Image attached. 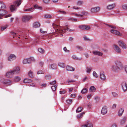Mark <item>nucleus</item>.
<instances>
[{
  "label": "nucleus",
  "mask_w": 127,
  "mask_h": 127,
  "mask_svg": "<svg viewBox=\"0 0 127 127\" xmlns=\"http://www.w3.org/2000/svg\"><path fill=\"white\" fill-rule=\"evenodd\" d=\"M92 68L90 67H87L86 68V72L88 74H89L91 72L92 70Z\"/></svg>",
  "instance_id": "7c9ffc66"
},
{
  "label": "nucleus",
  "mask_w": 127,
  "mask_h": 127,
  "mask_svg": "<svg viewBox=\"0 0 127 127\" xmlns=\"http://www.w3.org/2000/svg\"><path fill=\"white\" fill-rule=\"evenodd\" d=\"M76 95L75 94H72L70 96L72 98H74L75 97Z\"/></svg>",
  "instance_id": "0e129e2a"
},
{
  "label": "nucleus",
  "mask_w": 127,
  "mask_h": 127,
  "mask_svg": "<svg viewBox=\"0 0 127 127\" xmlns=\"http://www.w3.org/2000/svg\"><path fill=\"white\" fill-rule=\"evenodd\" d=\"M72 100V99H68L66 101L68 103L70 104L71 103Z\"/></svg>",
  "instance_id": "69168bd1"
},
{
  "label": "nucleus",
  "mask_w": 127,
  "mask_h": 127,
  "mask_svg": "<svg viewBox=\"0 0 127 127\" xmlns=\"http://www.w3.org/2000/svg\"><path fill=\"white\" fill-rule=\"evenodd\" d=\"M7 13V11L4 9L0 10V19H2V17Z\"/></svg>",
  "instance_id": "0eeeda50"
},
{
  "label": "nucleus",
  "mask_w": 127,
  "mask_h": 127,
  "mask_svg": "<svg viewBox=\"0 0 127 127\" xmlns=\"http://www.w3.org/2000/svg\"><path fill=\"white\" fill-rule=\"evenodd\" d=\"M100 78L102 81H104L106 79V77L104 74V72L103 71H100Z\"/></svg>",
  "instance_id": "6e6552de"
},
{
  "label": "nucleus",
  "mask_w": 127,
  "mask_h": 127,
  "mask_svg": "<svg viewBox=\"0 0 127 127\" xmlns=\"http://www.w3.org/2000/svg\"><path fill=\"white\" fill-rule=\"evenodd\" d=\"M113 46L115 51L119 53H121V49L118 46L116 45H114Z\"/></svg>",
  "instance_id": "a211bd4d"
},
{
  "label": "nucleus",
  "mask_w": 127,
  "mask_h": 127,
  "mask_svg": "<svg viewBox=\"0 0 127 127\" xmlns=\"http://www.w3.org/2000/svg\"><path fill=\"white\" fill-rule=\"evenodd\" d=\"M65 64L63 63L59 62L58 64V66L62 68H64L65 67Z\"/></svg>",
  "instance_id": "b1692460"
},
{
  "label": "nucleus",
  "mask_w": 127,
  "mask_h": 127,
  "mask_svg": "<svg viewBox=\"0 0 127 127\" xmlns=\"http://www.w3.org/2000/svg\"><path fill=\"white\" fill-rule=\"evenodd\" d=\"M21 80V78L18 76H16L14 78L15 81L17 82L20 81Z\"/></svg>",
  "instance_id": "f704fd0d"
},
{
  "label": "nucleus",
  "mask_w": 127,
  "mask_h": 127,
  "mask_svg": "<svg viewBox=\"0 0 127 127\" xmlns=\"http://www.w3.org/2000/svg\"><path fill=\"white\" fill-rule=\"evenodd\" d=\"M38 52L41 54H43L45 52V50L42 48H39L38 49Z\"/></svg>",
  "instance_id": "2f4dec72"
},
{
  "label": "nucleus",
  "mask_w": 127,
  "mask_h": 127,
  "mask_svg": "<svg viewBox=\"0 0 127 127\" xmlns=\"http://www.w3.org/2000/svg\"><path fill=\"white\" fill-rule=\"evenodd\" d=\"M81 127H93V125L89 121H88L85 124L82 125Z\"/></svg>",
  "instance_id": "4468645a"
},
{
  "label": "nucleus",
  "mask_w": 127,
  "mask_h": 127,
  "mask_svg": "<svg viewBox=\"0 0 127 127\" xmlns=\"http://www.w3.org/2000/svg\"><path fill=\"white\" fill-rule=\"evenodd\" d=\"M107 25L109 27H110L113 29H116V26H111V25Z\"/></svg>",
  "instance_id": "4d7b16f0"
},
{
  "label": "nucleus",
  "mask_w": 127,
  "mask_h": 127,
  "mask_svg": "<svg viewBox=\"0 0 127 127\" xmlns=\"http://www.w3.org/2000/svg\"><path fill=\"white\" fill-rule=\"evenodd\" d=\"M78 27L79 29L84 30V25H80Z\"/></svg>",
  "instance_id": "bf43d9fd"
},
{
  "label": "nucleus",
  "mask_w": 127,
  "mask_h": 127,
  "mask_svg": "<svg viewBox=\"0 0 127 127\" xmlns=\"http://www.w3.org/2000/svg\"><path fill=\"white\" fill-rule=\"evenodd\" d=\"M99 99V97L97 96H96L94 97V99L96 100H98Z\"/></svg>",
  "instance_id": "338daca9"
},
{
  "label": "nucleus",
  "mask_w": 127,
  "mask_h": 127,
  "mask_svg": "<svg viewBox=\"0 0 127 127\" xmlns=\"http://www.w3.org/2000/svg\"><path fill=\"white\" fill-rule=\"evenodd\" d=\"M20 68L19 67H17L14 68L12 71L13 74H17L20 72Z\"/></svg>",
  "instance_id": "6ab92c4d"
},
{
  "label": "nucleus",
  "mask_w": 127,
  "mask_h": 127,
  "mask_svg": "<svg viewBox=\"0 0 127 127\" xmlns=\"http://www.w3.org/2000/svg\"><path fill=\"white\" fill-rule=\"evenodd\" d=\"M71 15H74V16L76 17H80V14H77L75 12H71L70 13Z\"/></svg>",
  "instance_id": "4c0bfd02"
},
{
  "label": "nucleus",
  "mask_w": 127,
  "mask_h": 127,
  "mask_svg": "<svg viewBox=\"0 0 127 127\" xmlns=\"http://www.w3.org/2000/svg\"><path fill=\"white\" fill-rule=\"evenodd\" d=\"M114 64L121 70L123 67V66L122 63L119 60H117L115 61Z\"/></svg>",
  "instance_id": "7ed1b4c3"
},
{
  "label": "nucleus",
  "mask_w": 127,
  "mask_h": 127,
  "mask_svg": "<svg viewBox=\"0 0 127 127\" xmlns=\"http://www.w3.org/2000/svg\"><path fill=\"white\" fill-rule=\"evenodd\" d=\"M28 75L31 78H33V73L31 70H30L29 72Z\"/></svg>",
  "instance_id": "e433bc0d"
},
{
  "label": "nucleus",
  "mask_w": 127,
  "mask_h": 127,
  "mask_svg": "<svg viewBox=\"0 0 127 127\" xmlns=\"http://www.w3.org/2000/svg\"><path fill=\"white\" fill-rule=\"evenodd\" d=\"M116 6V4L113 3L107 5L106 6V8L109 10H111L114 9Z\"/></svg>",
  "instance_id": "20e7f679"
},
{
  "label": "nucleus",
  "mask_w": 127,
  "mask_h": 127,
  "mask_svg": "<svg viewBox=\"0 0 127 127\" xmlns=\"http://www.w3.org/2000/svg\"><path fill=\"white\" fill-rule=\"evenodd\" d=\"M83 4V2L81 1H79L77 2V4L78 6H80Z\"/></svg>",
  "instance_id": "a19ab883"
},
{
  "label": "nucleus",
  "mask_w": 127,
  "mask_h": 127,
  "mask_svg": "<svg viewBox=\"0 0 127 127\" xmlns=\"http://www.w3.org/2000/svg\"><path fill=\"white\" fill-rule=\"evenodd\" d=\"M82 110V107H80L78 108L76 110V112H81Z\"/></svg>",
  "instance_id": "79ce46f5"
},
{
  "label": "nucleus",
  "mask_w": 127,
  "mask_h": 127,
  "mask_svg": "<svg viewBox=\"0 0 127 127\" xmlns=\"http://www.w3.org/2000/svg\"><path fill=\"white\" fill-rule=\"evenodd\" d=\"M74 82V81L72 80L68 79L66 81V82L67 84H70Z\"/></svg>",
  "instance_id": "37998d69"
},
{
  "label": "nucleus",
  "mask_w": 127,
  "mask_h": 127,
  "mask_svg": "<svg viewBox=\"0 0 127 127\" xmlns=\"http://www.w3.org/2000/svg\"><path fill=\"white\" fill-rule=\"evenodd\" d=\"M111 69L112 71L115 72H118L119 70H121L114 64L112 66Z\"/></svg>",
  "instance_id": "39448f33"
},
{
  "label": "nucleus",
  "mask_w": 127,
  "mask_h": 127,
  "mask_svg": "<svg viewBox=\"0 0 127 127\" xmlns=\"http://www.w3.org/2000/svg\"><path fill=\"white\" fill-rule=\"evenodd\" d=\"M124 111V109L123 108H122L120 109L119 110L118 112L119 116H121L122 115Z\"/></svg>",
  "instance_id": "a878e982"
},
{
  "label": "nucleus",
  "mask_w": 127,
  "mask_h": 127,
  "mask_svg": "<svg viewBox=\"0 0 127 127\" xmlns=\"http://www.w3.org/2000/svg\"><path fill=\"white\" fill-rule=\"evenodd\" d=\"M56 88L57 86L56 85L53 86L51 87L52 90L53 91H55L56 90Z\"/></svg>",
  "instance_id": "603ef678"
},
{
  "label": "nucleus",
  "mask_w": 127,
  "mask_h": 127,
  "mask_svg": "<svg viewBox=\"0 0 127 127\" xmlns=\"http://www.w3.org/2000/svg\"><path fill=\"white\" fill-rule=\"evenodd\" d=\"M88 79V77L87 76H85L83 79V82L85 81L86 80Z\"/></svg>",
  "instance_id": "052dcab7"
},
{
  "label": "nucleus",
  "mask_w": 127,
  "mask_h": 127,
  "mask_svg": "<svg viewBox=\"0 0 127 127\" xmlns=\"http://www.w3.org/2000/svg\"><path fill=\"white\" fill-rule=\"evenodd\" d=\"M84 114L85 113L84 112H82L78 115L77 117L78 119H81L83 116Z\"/></svg>",
  "instance_id": "c85d7f7f"
},
{
  "label": "nucleus",
  "mask_w": 127,
  "mask_h": 127,
  "mask_svg": "<svg viewBox=\"0 0 127 127\" xmlns=\"http://www.w3.org/2000/svg\"><path fill=\"white\" fill-rule=\"evenodd\" d=\"M90 27L88 26L84 25V30H88L90 29Z\"/></svg>",
  "instance_id": "09e8293b"
},
{
  "label": "nucleus",
  "mask_w": 127,
  "mask_h": 127,
  "mask_svg": "<svg viewBox=\"0 0 127 127\" xmlns=\"http://www.w3.org/2000/svg\"><path fill=\"white\" fill-rule=\"evenodd\" d=\"M93 53L94 55L99 56H101L103 55V53L102 52L97 51H93Z\"/></svg>",
  "instance_id": "aec40b11"
},
{
  "label": "nucleus",
  "mask_w": 127,
  "mask_h": 127,
  "mask_svg": "<svg viewBox=\"0 0 127 127\" xmlns=\"http://www.w3.org/2000/svg\"><path fill=\"white\" fill-rule=\"evenodd\" d=\"M66 70L67 71H74L75 70V69L73 67L68 65L66 66Z\"/></svg>",
  "instance_id": "4be33fe9"
},
{
  "label": "nucleus",
  "mask_w": 127,
  "mask_h": 127,
  "mask_svg": "<svg viewBox=\"0 0 127 127\" xmlns=\"http://www.w3.org/2000/svg\"><path fill=\"white\" fill-rule=\"evenodd\" d=\"M114 34H115L119 36H122V34L120 33L118 31L116 30V32H115Z\"/></svg>",
  "instance_id": "8fccbe9b"
},
{
  "label": "nucleus",
  "mask_w": 127,
  "mask_h": 127,
  "mask_svg": "<svg viewBox=\"0 0 127 127\" xmlns=\"http://www.w3.org/2000/svg\"><path fill=\"white\" fill-rule=\"evenodd\" d=\"M122 8L124 10H127V4H123L122 6Z\"/></svg>",
  "instance_id": "72a5a7b5"
},
{
  "label": "nucleus",
  "mask_w": 127,
  "mask_h": 127,
  "mask_svg": "<svg viewBox=\"0 0 127 127\" xmlns=\"http://www.w3.org/2000/svg\"><path fill=\"white\" fill-rule=\"evenodd\" d=\"M52 26L53 28V32H57L59 33L61 36H62L63 34L65 32H71L74 31L73 30H71L68 28L66 27L62 29L58 25L54 23H53Z\"/></svg>",
  "instance_id": "f257e3e1"
},
{
  "label": "nucleus",
  "mask_w": 127,
  "mask_h": 127,
  "mask_svg": "<svg viewBox=\"0 0 127 127\" xmlns=\"http://www.w3.org/2000/svg\"><path fill=\"white\" fill-rule=\"evenodd\" d=\"M22 0H18L14 2L13 4L11 5L10 6V11L12 12L16 11L17 10L16 7H19L21 3Z\"/></svg>",
  "instance_id": "f03ea898"
},
{
  "label": "nucleus",
  "mask_w": 127,
  "mask_h": 127,
  "mask_svg": "<svg viewBox=\"0 0 127 127\" xmlns=\"http://www.w3.org/2000/svg\"><path fill=\"white\" fill-rule=\"evenodd\" d=\"M44 72L43 71H42L41 70H39L37 72V74H44Z\"/></svg>",
  "instance_id": "13d9d810"
},
{
  "label": "nucleus",
  "mask_w": 127,
  "mask_h": 127,
  "mask_svg": "<svg viewBox=\"0 0 127 127\" xmlns=\"http://www.w3.org/2000/svg\"><path fill=\"white\" fill-rule=\"evenodd\" d=\"M29 61L30 62V63L32 62H34L35 61V59L33 57H32L29 58Z\"/></svg>",
  "instance_id": "c03bdc74"
},
{
  "label": "nucleus",
  "mask_w": 127,
  "mask_h": 127,
  "mask_svg": "<svg viewBox=\"0 0 127 127\" xmlns=\"http://www.w3.org/2000/svg\"><path fill=\"white\" fill-rule=\"evenodd\" d=\"M14 74L12 70L7 72L5 75L7 77L11 78L12 77V75Z\"/></svg>",
  "instance_id": "f3484780"
},
{
  "label": "nucleus",
  "mask_w": 127,
  "mask_h": 127,
  "mask_svg": "<svg viewBox=\"0 0 127 127\" xmlns=\"http://www.w3.org/2000/svg\"><path fill=\"white\" fill-rule=\"evenodd\" d=\"M88 14V13L86 11H84L82 12L81 14H80V17H82L84 15H87Z\"/></svg>",
  "instance_id": "473e14b6"
},
{
  "label": "nucleus",
  "mask_w": 127,
  "mask_h": 127,
  "mask_svg": "<svg viewBox=\"0 0 127 127\" xmlns=\"http://www.w3.org/2000/svg\"><path fill=\"white\" fill-rule=\"evenodd\" d=\"M32 80H31L29 79H26L24 80V82L25 83H29L32 82Z\"/></svg>",
  "instance_id": "c9c22d12"
},
{
  "label": "nucleus",
  "mask_w": 127,
  "mask_h": 127,
  "mask_svg": "<svg viewBox=\"0 0 127 127\" xmlns=\"http://www.w3.org/2000/svg\"><path fill=\"white\" fill-rule=\"evenodd\" d=\"M107 111V107L106 106H104L102 107L101 110V113L102 114L104 115L105 114Z\"/></svg>",
  "instance_id": "2eb2a0df"
},
{
  "label": "nucleus",
  "mask_w": 127,
  "mask_h": 127,
  "mask_svg": "<svg viewBox=\"0 0 127 127\" xmlns=\"http://www.w3.org/2000/svg\"><path fill=\"white\" fill-rule=\"evenodd\" d=\"M32 18V17L30 15H25L23 16L22 20L24 22H26L28 21L30 19Z\"/></svg>",
  "instance_id": "423d86ee"
},
{
  "label": "nucleus",
  "mask_w": 127,
  "mask_h": 127,
  "mask_svg": "<svg viewBox=\"0 0 127 127\" xmlns=\"http://www.w3.org/2000/svg\"><path fill=\"white\" fill-rule=\"evenodd\" d=\"M125 70L126 73L127 74V65H126L125 66Z\"/></svg>",
  "instance_id": "774afa93"
},
{
  "label": "nucleus",
  "mask_w": 127,
  "mask_h": 127,
  "mask_svg": "<svg viewBox=\"0 0 127 127\" xmlns=\"http://www.w3.org/2000/svg\"><path fill=\"white\" fill-rule=\"evenodd\" d=\"M117 104H114L112 107V108L113 109H115L116 108Z\"/></svg>",
  "instance_id": "e2e57ef3"
},
{
  "label": "nucleus",
  "mask_w": 127,
  "mask_h": 127,
  "mask_svg": "<svg viewBox=\"0 0 127 127\" xmlns=\"http://www.w3.org/2000/svg\"><path fill=\"white\" fill-rule=\"evenodd\" d=\"M127 119V118L126 117H124L121 120L120 123L121 125L124 124L125 122Z\"/></svg>",
  "instance_id": "cd10ccee"
},
{
  "label": "nucleus",
  "mask_w": 127,
  "mask_h": 127,
  "mask_svg": "<svg viewBox=\"0 0 127 127\" xmlns=\"http://www.w3.org/2000/svg\"><path fill=\"white\" fill-rule=\"evenodd\" d=\"M34 9L33 8L31 7V8H28V9H26L24 10V11H28L29 12H31L32 10Z\"/></svg>",
  "instance_id": "a18cd8bd"
},
{
  "label": "nucleus",
  "mask_w": 127,
  "mask_h": 127,
  "mask_svg": "<svg viewBox=\"0 0 127 127\" xmlns=\"http://www.w3.org/2000/svg\"><path fill=\"white\" fill-rule=\"evenodd\" d=\"M93 75L94 77L96 78H97L98 77V75L95 71L93 72Z\"/></svg>",
  "instance_id": "58836bf2"
},
{
  "label": "nucleus",
  "mask_w": 127,
  "mask_h": 127,
  "mask_svg": "<svg viewBox=\"0 0 127 127\" xmlns=\"http://www.w3.org/2000/svg\"><path fill=\"white\" fill-rule=\"evenodd\" d=\"M57 12L60 13V14H66V12L62 10H59L57 11Z\"/></svg>",
  "instance_id": "ea45409f"
},
{
  "label": "nucleus",
  "mask_w": 127,
  "mask_h": 127,
  "mask_svg": "<svg viewBox=\"0 0 127 127\" xmlns=\"http://www.w3.org/2000/svg\"><path fill=\"white\" fill-rule=\"evenodd\" d=\"M118 43L119 46L123 49H126L127 48V46L126 44L122 41H118Z\"/></svg>",
  "instance_id": "1a4fd4ad"
},
{
  "label": "nucleus",
  "mask_w": 127,
  "mask_h": 127,
  "mask_svg": "<svg viewBox=\"0 0 127 127\" xmlns=\"http://www.w3.org/2000/svg\"><path fill=\"white\" fill-rule=\"evenodd\" d=\"M19 32L18 33H15L13 32H11V33L13 35V37H16L17 35H20L21 34V32Z\"/></svg>",
  "instance_id": "393cba45"
},
{
  "label": "nucleus",
  "mask_w": 127,
  "mask_h": 127,
  "mask_svg": "<svg viewBox=\"0 0 127 127\" xmlns=\"http://www.w3.org/2000/svg\"><path fill=\"white\" fill-rule=\"evenodd\" d=\"M63 50L65 53H68L70 52V51L67 49L66 47H64L63 48Z\"/></svg>",
  "instance_id": "3c124183"
},
{
  "label": "nucleus",
  "mask_w": 127,
  "mask_h": 127,
  "mask_svg": "<svg viewBox=\"0 0 127 127\" xmlns=\"http://www.w3.org/2000/svg\"><path fill=\"white\" fill-rule=\"evenodd\" d=\"M72 59L75 60H79V59L75 55H73L72 56Z\"/></svg>",
  "instance_id": "5fc2aeb1"
},
{
  "label": "nucleus",
  "mask_w": 127,
  "mask_h": 127,
  "mask_svg": "<svg viewBox=\"0 0 127 127\" xmlns=\"http://www.w3.org/2000/svg\"><path fill=\"white\" fill-rule=\"evenodd\" d=\"M57 67V65L55 63L51 64L49 66V68L52 70L56 69Z\"/></svg>",
  "instance_id": "dca6fc26"
},
{
  "label": "nucleus",
  "mask_w": 127,
  "mask_h": 127,
  "mask_svg": "<svg viewBox=\"0 0 127 127\" xmlns=\"http://www.w3.org/2000/svg\"><path fill=\"white\" fill-rule=\"evenodd\" d=\"M23 63L24 64L30 63V62L29 61V58L24 59L23 61Z\"/></svg>",
  "instance_id": "c756f323"
},
{
  "label": "nucleus",
  "mask_w": 127,
  "mask_h": 127,
  "mask_svg": "<svg viewBox=\"0 0 127 127\" xmlns=\"http://www.w3.org/2000/svg\"><path fill=\"white\" fill-rule=\"evenodd\" d=\"M66 91L65 90L60 91L59 92L60 94H64L65 93Z\"/></svg>",
  "instance_id": "864d4df0"
},
{
  "label": "nucleus",
  "mask_w": 127,
  "mask_h": 127,
  "mask_svg": "<svg viewBox=\"0 0 127 127\" xmlns=\"http://www.w3.org/2000/svg\"><path fill=\"white\" fill-rule=\"evenodd\" d=\"M110 32L111 33L114 34L115 32H116V30L113 29L111 30Z\"/></svg>",
  "instance_id": "680f3d73"
},
{
  "label": "nucleus",
  "mask_w": 127,
  "mask_h": 127,
  "mask_svg": "<svg viewBox=\"0 0 127 127\" xmlns=\"http://www.w3.org/2000/svg\"><path fill=\"white\" fill-rule=\"evenodd\" d=\"M56 80H55L54 81L50 82L49 84V85H54L56 83Z\"/></svg>",
  "instance_id": "49530a36"
},
{
  "label": "nucleus",
  "mask_w": 127,
  "mask_h": 127,
  "mask_svg": "<svg viewBox=\"0 0 127 127\" xmlns=\"http://www.w3.org/2000/svg\"><path fill=\"white\" fill-rule=\"evenodd\" d=\"M100 9V7L97 6L92 8L91 9V11L92 13H96Z\"/></svg>",
  "instance_id": "ddd939ff"
},
{
  "label": "nucleus",
  "mask_w": 127,
  "mask_h": 127,
  "mask_svg": "<svg viewBox=\"0 0 127 127\" xmlns=\"http://www.w3.org/2000/svg\"><path fill=\"white\" fill-rule=\"evenodd\" d=\"M6 6L4 3L2 1H0V10L5 9Z\"/></svg>",
  "instance_id": "412c9836"
},
{
  "label": "nucleus",
  "mask_w": 127,
  "mask_h": 127,
  "mask_svg": "<svg viewBox=\"0 0 127 127\" xmlns=\"http://www.w3.org/2000/svg\"><path fill=\"white\" fill-rule=\"evenodd\" d=\"M40 25L38 22H36L34 23L33 25V27L34 28H38L40 27Z\"/></svg>",
  "instance_id": "bb28decb"
},
{
  "label": "nucleus",
  "mask_w": 127,
  "mask_h": 127,
  "mask_svg": "<svg viewBox=\"0 0 127 127\" xmlns=\"http://www.w3.org/2000/svg\"><path fill=\"white\" fill-rule=\"evenodd\" d=\"M122 87L123 91L125 92L127 90V84L126 82L124 81L122 82L121 84Z\"/></svg>",
  "instance_id": "f8f14e48"
},
{
  "label": "nucleus",
  "mask_w": 127,
  "mask_h": 127,
  "mask_svg": "<svg viewBox=\"0 0 127 127\" xmlns=\"http://www.w3.org/2000/svg\"><path fill=\"white\" fill-rule=\"evenodd\" d=\"M87 89L86 88L83 89L81 91V93L83 94H84L87 93Z\"/></svg>",
  "instance_id": "de8ad7c7"
},
{
  "label": "nucleus",
  "mask_w": 127,
  "mask_h": 127,
  "mask_svg": "<svg viewBox=\"0 0 127 127\" xmlns=\"http://www.w3.org/2000/svg\"><path fill=\"white\" fill-rule=\"evenodd\" d=\"M89 90L91 92L93 93L95 92L96 88L94 86H92L90 87Z\"/></svg>",
  "instance_id": "5701e85b"
},
{
  "label": "nucleus",
  "mask_w": 127,
  "mask_h": 127,
  "mask_svg": "<svg viewBox=\"0 0 127 127\" xmlns=\"http://www.w3.org/2000/svg\"><path fill=\"white\" fill-rule=\"evenodd\" d=\"M16 56L13 54H11L8 58V60L10 61H12L16 59Z\"/></svg>",
  "instance_id": "9b49d317"
},
{
  "label": "nucleus",
  "mask_w": 127,
  "mask_h": 127,
  "mask_svg": "<svg viewBox=\"0 0 127 127\" xmlns=\"http://www.w3.org/2000/svg\"><path fill=\"white\" fill-rule=\"evenodd\" d=\"M3 84L8 85H11V81L9 80L3 79L1 80H0Z\"/></svg>",
  "instance_id": "9d476101"
},
{
  "label": "nucleus",
  "mask_w": 127,
  "mask_h": 127,
  "mask_svg": "<svg viewBox=\"0 0 127 127\" xmlns=\"http://www.w3.org/2000/svg\"><path fill=\"white\" fill-rule=\"evenodd\" d=\"M7 26H3L1 27V31H3L4 30L6 29L7 28Z\"/></svg>",
  "instance_id": "6e6d98bb"
}]
</instances>
